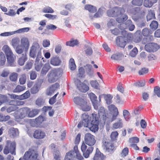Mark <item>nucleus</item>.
<instances>
[{
  "instance_id": "1",
  "label": "nucleus",
  "mask_w": 160,
  "mask_h": 160,
  "mask_svg": "<svg viewBox=\"0 0 160 160\" xmlns=\"http://www.w3.org/2000/svg\"><path fill=\"white\" fill-rule=\"evenodd\" d=\"M39 110L36 109H31L28 107L20 108L13 113L16 119H22L26 117L33 118L38 114Z\"/></svg>"
},
{
  "instance_id": "2",
  "label": "nucleus",
  "mask_w": 160,
  "mask_h": 160,
  "mask_svg": "<svg viewBox=\"0 0 160 160\" xmlns=\"http://www.w3.org/2000/svg\"><path fill=\"white\" fill-rule=\"evenodd\" d=\"M125 12L123 8L115 7L112 9L108 10L107 13L109 17H118L120 16V17L117 18L116 20L119 23H122L128 18V16L126 15H124L122 17Z\"/></svg>"
},
{
  "instance_id": "3",
  "label": "nucleus",
  "mask_w": 160,
  "mask_h": 160,
  "mask_svg": "<svg viewBox=\"0 0 160 160\" xmlns=\"http://www.w3.org/2000/svg\"><path fill=\"white\" fill-rule=\"evenodd\" d=\"M63 73L62 69L54 68L51 70L47 75L48 80L50 83H54L59 80Z\"/></svg>"
},
{
  "instance_id": "4",
  "label": "nucleus",
  "mask_w": 160,
  "mask_h": 160,
  "mask_svg": "<svg viewBox=\"0 0 160 160\" xmlns=\"http://www.w3.org/2000/svg\"><path fill=\"white\" fill-rule=\"evenodd\" d=\"M2 50L6 55L9 65L12 67L15 66L14 62L16 57L13 54L11 49L8 46L4 45L2 48Z\"/></svg>"
},
{
  "instance_id": "5",
  "label": "nucleus",
  "mask_w": 160,
  "mask_h": 160,
  "mask_svg": "<svg viewBox=\"0 0 160 160\" xmlns=\"http://www.w3.org/2000/svg\"><path fill=\"white\" fill-rule=\"evenodd\" d=\"M16 147V144L15 142L7 140L6 145L3 150L4 153L7 154L10 152L12 155H15Z\"/></svg>"
},
{
  "instance_id": "6",
  "label": "nucleus",
  "mask_w": 160,
  "mask_h": 160,
  "mask_svg": "<svg viewBox=\"0 0 160 160\" xmlns=\"http://www.w3.org/2000/svg\"><path fill=\"white\" fill-rule=\"evenodd\" d=\"M38 153L32 148H29L26 151L23 156L24 160H39L37 159Z\"/></svg>"
},
{
  "instance_id": "7",
  "label": "nucleus",
  "mask_w": 160,
  "mask_h": 160,
  "mask_svg": "<svg viewBox=\"0 0 160 160\" xmlns=\"http://www.w3.org/2000/svg\"><path fill=\"white\" fill-rule=\"evenodd\" d=\"M74 102L77 104L79 105L83 111H88L90 110V107L87 105V102L83 99L78 97L74 98Z\"/></svg>"
},
{
  "instance_id": "8",
  "label": "nucleus",
  "mask_w": 160,
  "mask_h": 160,
  "mask_svg": "<svg viewBox=\"0 0 160 160\" xmlns=\"http://www.w3.org/2000/svg\"><path fill=\"white\" fill-rule=\"evenodd\" d=\"M116 141L113 140L104 142H103L104 149H105L106 151L108 152H113L116 149Z\"/></svg>"
},
{
  "instance_id": "9",
  "label": "nucleus",
  "mask_w": 160,
  "mask_h": 160,
  "mask_svg": "<svg viewBox=\"0 0 160 160\" xmlns=\"http://www.w3.org/2000/svg\"><path fill=\"white\" fill-rule=\"evenodd\" d=\"M81 149L84 158H88L89 157L90 154L92 152L93 148L90 146L88 147L83 142L81 147Z\"/></svg>"
},
{
  "instance_id": "10",
  "label": "nucleus",
  "mask_w": 160,
  "mask_h": 160,
  "mask_svg": "<svg viewBox=\"0 0 160 160\" xmlns=\"http://www.w3.org/2000/svg\"><path fill=\"white\" fill-rule=\"evenodd\" d=\"M85 143L91 147L95 144L96 141L95 137L89 133L85 134L84 138Z\"/></svg>"
},
{
  "instance_id": "11",
  "label": "nucleus",
  "mask_w": 160,
  "mask_h": 160,
  "mask_svg": "<svg viewBox=\"0 0 160 160\" xmlns=\"http://www.w3.org/2000/svg\"><path fill=\"white\" fill-rule=\"evenodd\" d=\"M75 83L77 88L82 92H85L89 89V87L84 83L81 82L80 80L76 79Z\"/></svg>"
},
{
  "instance_id": "12",
  "label": "nucleus",
  "mask_w": 160,
  "mask_h": 160,
  "mask_svg": "<svg viewBox=\"0 0 160 160\" xmlns=\"http://www.w3.org/2000/svg\"><path fill=\"white\" fill-rule=\"evenodd\" d=\"M159 48V46L156 43H149L145 45V49L148 52H154Z\"/></svg>"
},
{
  "instance_id": "13",
  "label": "nucleus",
  "mask_w": 160,
  "mask_h": 160,
  "mask_svg": "<svg viewBox=\"0 0 160 160\" xmlns=\"http://www.w3.org/2000/svg\"><path fill=\"white\" fill-rule=\"evenodd\" d=\"M59 84L58 83H56L51 85L47 89L46 94L48 96H51L55 91L59 88Z\"/></svg>"
},
{
  "instance_id": "14",
  "label": "nucleus",
  "mask_w": 160,
  "mask_h": 160,
  "mask_svg": "<svg viewBox=\"0 0 160 160\" xmlns=\"http://www.w3.org/2000/svg\"><path fill=\"white\" fill-rule=\"evenodd\" d=\"M108 108L110 111L113 112L111 120V121H113L116 119L117 116L119 114L118 108L113 104L109 105Z\"/></svg>"
},
{
  "instance_id": "15",
  "label": "nucleus",
  "mask_w": 160,
  "mask_h": 160,
  "mask_svg": "<svg viewBox=\"0 0 160 160\" xmlns=\"http://www.w3.org/2000/svg\"><path fill=\"white\" fill-rule=\"evenodd\" d=\"M46 136L44 131L40 129H36L33 133V137L36 139H40L44 138Z\"/></svg>"
},
{
  "instance_id": "16",
  "label": "nucleus",
  "mask_w": 160,
  "mask_h": 160,
  "mask_svg": "<svg viewBox=\"0 0 160 160\" xmlns=\"http://www.w3.org/2000/svg\"><path fill=\"white\" fill-rule=\"evenodd\" d=\"M39 50V46L38 44H36L32 46L30 51V56L33 58H35L36 57V54Z\"/></svg>"
},
{
  "instance_id": "17",
  "label": "nucleus",
  "mask_w": 160,
  "mask_h": 160,
  "mask_svg": "<svg viewBox=\"0 0 160 160\" xmlns=\"http://www.w3.org/2000/svg\"><path fill=\"white\" fill-rule=\"evenodd\" d=\"M121 34L125 40L126 41V42H130L133 38V34L130 33H128L125 30L122 31L121 32Z\"/></svg>"
},
{
  "instance_id": "18",
  "label": "nucleus",
  "mask_w": 160,
  "mask_h": 160,
  "mask_svg": "<svg viewBox=\"0 0 160 160\" xmlns=\"http://www.w3.org/2000/svg\"><path fill=\"white\" fill-rule=\"evenodd\" d=\"M116 43L118 46L122 48H124L126 44V41L122 36H119L117 37Z\"/></svg>"
},
{
  "instance_id": "19",
  "label": "nucleus",
  "mask_w": 160,
  "mask_h": 160,
  "mask_svg": "<svg viewBox=\"0 0 160 160\" xmlns=\"http://www.w3.org/2000/svg\"><path fill=\"white\" fill-rule=\"evenodd\" d=\"M106 156L100 151L98 148H97L93 157V160H104Z\"/></svg>"
},
{
  "instance_id": "20",
  "label": "nucleus",
  "mask_w": 160,
  "mask_h": 160,
  "mask_svg": "<svg viewBox=\"0 0 160 160\" xmlns=\"http://www.w3.org/2000/svg\"><path fill=\"white\" fill-rule=\"evenodd\" d=\"M142 33L143 36L146 37H150V38L153 39V37L151 35L152 33V32L149 29L145 28L143 29L142 31Z\"/></svg>"
},
{
  "instance_id": "21",
  "label": "nucleus",
  "mask_w": 160,
  "mask_h": 160,
  "mask_svg": "<svg viewBox=\"0 0 160 160\" xmlns=\"http://www.w3.org/2000/svg\"><path fill=\"white\" fill-rule=\"evenodd\" d=\"M99 118H102L103 120L105 121L106 120L107 117L106 114V111L105 109L103 107L100 108L98 111V115Z\"/></svg>"
},
{
  "instance_id": "22",
  "label": "nucleus",
  "mask_w": 160,
  "mask_h": 160,
  "mask_svg": "<svg viewBox=\"0 0 160 160\" xmlns=\"http://www.w3.org/2000/svg\"><path fill=\"white\" fill-rule=\"evenodd\" d=\"M75 158L74 152L71 150L66 153L64 160H73Z\"/></svg>"
},
{
  "instance_id": "23",
  "label": "nucleus",
  "mask_w": 160,
  "mask_h": 160,
  "mask_svg": "<svg viewBox=\"0 0 160 160\" xmlns=\"http://www.w3.org/2000/svg\"><path fill=\"white\" fill-rule=\"evenodd\" d=\"M21 45L25 48V50L27 51L29 46V43L28 39L26 38H23L21 40Z\"/></svg>"
},
{
  "instance_id": "24",
  "label": "nucleus",
  "mask_w": 160,
  "mask_h": 160,
  "mask_svg": "<svg viewBox=\"0 0 160 160\" xmlns=\"http://www.w3.org/2000/svg\"><path fill=\"white\" fill-rule=\"evenodd\" d=\"M85 9L91 13H94L97 11V9L95 7L90 4H87L85 6Z\"/></svg>"
},
{
  "instance_id": "25",
  "label": "nucleus",
  "mask_w": 160,
  "mask_h": 160,
  "mask_svg": "<svg viewBox=\"0 0 160 160\" xmlns=\"http://www.w3.org/2000/svg\"><path fill=\"white\" fill-rule=\"evenodd\" d=\"M98 124L99 123H92V122H91L90 125H89L88 124V127H89L91 131L92 132H95L97 131L98 129Z\"/></svg>"
},
{
  "instance_id": "26",
  "label": "nucleus",
  "mask_w": 160,
  "mask_h": 160,
  "mask_svg": "<svg viewBox=\"0 0 160 160\" xmlns=\"http://www.w3.org/2000/svg\"><path fill=\"white\" fill-rule=\"evenodd\" d=\"M27 60V55L26 53H23L22 56L19 58L18 61V64L20 66L23 65Z\"/></svg>"
},
{
  "instance_id": "27",
  "label": "nucleus",
  "mask_w": 160,
  "mask_h": 160,
  "mask_svg": "<svg viewBox=\"0 0 160 160\" xmlns=\"http://www.w3.org/2000/svg\"><path fill=\"white\" fill-rule=\"evenodd\" d=\"M51 67L49 63H46L42 67L41 73L42 75H45L50 69Z\"/></svg>"
},
{
  "instance_id": "28",
  "label": "nucleus",
  "mask_w": 160,
  "mask_h": 160,
  "mask_svg": "<svg viewBox=\"0 0 160 160\" xmlns=\"http://www.w3.org/2000/svg\"><path fill=\"white\" fill-rule=\"evenodd\" d=\"M123 123L122 120L118 118V121L114 123L113 125V127L115 129L120 128L122 127Z\"/></svg>"
},
{
  "instance_id": "29",
  "label": "nucleus",
  "mask_w": 160,
  "mask_h": 160,
  "mask_svg": "<svg viewBox=\"0 0 160 160\" xmlns=\"http://www.w3.org/2000/svg\"><path fill=\"white\" fill-rule=\"evenodd\" d=\"M40 86L38 85V83L36 84L31 88L30 92L32 94H35L38 93L40 89Z\"/></svg>"
},
{
  "instance_id": "30",
  "label": "nucleus",
  "mask_w": 160,
  "mask_h": 160,
  "mask_svg": "<svg viewBox=\"0 0 160 160\" xmlns=\"http://www.w3.org/2000/svg\"><path fill=\"white\" fill-rule=\"evenodd\" d=\"M36 122L37 124L39 127L44 121H46L45 118L42 116L40 115L35 119Z\"/></svg>"
},
{
  "instance_id": "31",
  "label": "nucleus",
  "mask_w": 160,
  "mask_h": 160,
  "mask_svg": "<svg viewBox=\"0 0 160 160\" xmlns=\"http://www.w3.org/2000/svg\"><path fill=\"white\" fill-rule=\"evenodd\" d=\"M9 133L10 136H12L13 138L16 137L18 135V130L17 128H12L9 130Z\"/></svg>"
},
{
  "instance_id": "32",
  "label": "nucleus",
  "mask_w": 160,
  "mask_h": 160,
  "mask_svg": "<svg viewBox=\"0 0 160 160\" xmlns=\"http://www.w3.org/2000/svg\"><path fill=\"white\" fill-rule=\"evenodd\" d=\"M60 62V60L57 57H54L52 58L50 61L51 64L54 66L59 65Z\"/></svg>"
},
{
  "instance_id": "33",
  "label": "nucleus",
  "mask_w": 160,
  "mask_h": 160,
  "mask_svg": "<svg viewBox=\"0 0 160 160\" xmlns=\"http://www.w3.org/2000/svg\"><path fill=\"white\" fill-rule=\"evenodd\" d=\"M26 89V87L24 86H21L18 85L13 90V92L15 93H19L24 90Z\"/></svg>"
},
{
  "instance_id": "34",
  "label": "nucleus",
  "mask_w": 160,
  "mask_h": 160,
  "mask_svg": "<svg viewBox=\"0 0 160 160\" xmlns=\"http://www.w3.org/2000/svg\"><path fill=\"white\" fill-rule=\"evenodd\" d=\"M9 100L6 95L0 94V106L3 103L9 102Z\"/></svg>"
},
{
  "instance_id": "35",
  "label": "nucleus",
  "mask_w": 160,
  "mask_h": 160,
  "mask_svg": "<svg viewBox=\"0 0 160 160\" xmlns=\"http://www.w3.org/2000/svg\"><path fill=\"white\" fill-rule=\"evenodd\" d=\"M79 44L78 41L77 40H71L66 42V45L71 47H73Z\"/></svg>"
},
{
  "instance_id": "36",
  "label": "nucleus",
  "mask_w": 160,
  "mask_h": 160,
  "mask_svg": "<svg viewBox=\"0 0 160 160\" xmlns=\"http://www.w3.org/2000/svg\"><path fill=\"white\" fill-rule=\"evenodd\" d=\"M82 121L84 122V123H86L84 125L85 126H86L88 124V122L89 120L88 115L85 113H84L82 114Z\"/></svg>"
},
{
  "instance_id": "37",
  "label": "nucleus",
  "mask_w": 160,
  "mask_h": 160,
  "mask_svg": "<svg viewBox=\"0 0 160 160\" xmlns=\"http://www.w3.org/2000/svg\"><path fill=\"white\" fill-rule=\"evenodd\" d=\"M30 94L29 90L26 91L24 93L19 96V99L24 100L28 98L30 96Z\"/></svg>"
},
{
  "instance_id": "38",
  "label": "nucleus",
  "mask_w": 160,
  "mask_h": 160,
  "mask_svg": "<svg viewBox=\"0 0 160 160\" xmlns=\"http://www.w3.org/2000/svg\"><path fill=\"white\" fill-rule=\"evenodd\" d=\"M69 67L72 70H74L76 68V65L75 63L74 59L71 58L69 62Z\"/></svg>"
},
{
  "instance_id": "39",
  "label": "nucleus",
  "mask_w": 160,
  "mask_h": 160,
  "mask_svg": "<svg viewBox=\"0 0 160 160\" xmlns=\"http://www.w3.org/2000/svg\"><path fill=\"white\" fill-rule=\"evenodd\" d=\"M98 115L94 113H93L92 114V120L91 122L92 123H99Z\"/></svg>"
},
{
  "instance_id": "40",
  "label": "nucleus",
  "mask_w": 160,
  "mask_h": 160,
  "mask_svg": "<svg viewBox=\"0 0 160 160\" xmlns=\"http://www.w3.org/2000/svg\"><path fill=\"white\" fill-rule=\"evenodd\" d=\"M135 37L134 42L137 43L140 42L142 38V35L140 33H138V32L136 33Z\"/></svg>"
},
{
  "instance_id": "41",
  "label": "nucleus",
  "mask_w": 160,
  "mask_h": 160,
  "mask_svg": "<svg viewBox=\"0 0 160 160\" xmlns=\"http://www.w3.org/2000/svg\"><path fill=\"white\" fill-rule=\"evenodd\" d=\"M43 64L39 61H35V68L37 71H39L42 67Z\"/></svg>"
},
{
  "instance_id": "42",
  "label": "nucleus",
  "mask_w": 160,
  "mask_h": 160,
  "mask_svg": "<svg viewBox=\"0 0 160 160\" xmlns=\"http://www.w3.org/2000/svg\"><path fill=\"white\" fill-rule=\"evenodd\" d=\"M150 28L153 31L156 30L158 27V23L156 21H153L150 25Z\"/></svg>"
},
{
  "instance_id": "43",
  "label": "nucleus",
  "mask_w": 160,
  "mask_h": 160,
  "mask_svg": "<svg viewBox=\"0 0 160 160\" xmlns=\"http://www.w3.org/2000/svg\"><path fill=\"white\" fill-rule=\"evenodd\" d=\"M18 74L16 72L12 73L10 75V80L12 82L16 81L18 79Z\"/></svg>"
},
{
  "instance_id": "44",
  "label": "nucleus",
  "mask_w": 160,
  "mask_h": 160,
  "mask_svg": "<svg viewBox=\"0 0 160 160\" xmlns=\"http://www.w3.org/2000/svg\"><path fill=\"white\" fill-rule=\"evenodd\" d=\"M122 54L119 53L113 54L111 57L112 59L114 60H119L121 59Z\"/></svg>"
},
{
  "instance_id": "45",
  "label": "nucleus",
  "mask_w": 160,
  "mask_h": 160,
  "mask_svg": "<svg viewBox=\"0 0 160 160\" xmlns=\"http://www.w3.org/2000/svg\"><path fill=\"white\" fill-rule=\"evenodd\" d=\"M112 97L110 94H107L105 96L104 99L108 104H110L112 102Z\"/></svg>"
},
{
  "instance_id": "46",
  "label": "nucleus",
  "mask_w": 160,
  "mask_h": 160,
  "mask_svg": "<svg viewBox=\"0 0 160 160\" xmlns=\"http://www.w3.org/2000/svg\"><path fill=\"white\" fill-rule=\"evenodd\" d=\"M85 71L82 67H81L78 69V77L80 78H83L85 77Z\"/></svg>"
},
{
  "instance_id": "47",
  "label": "nucleus",
  "mask_w": 160,
  "mask_h": 160,
  "mask_svg": "<svg viewBox=\"0 0 160 160\" xmlns=\"http://www.w3.org/2000/svg\"><path fill=\"white\" fill-rule=\"evenodd\" d=\"M33 61H28L26 65H25L24 67V70H30L31 69L32 66L33 65V63H32Z\"/></svg>"
},
{
  "instance_id": "48",
  "label": "nucleus",
  "mask_w": 160,
  "mask_h": 160,
  "mask_svg": "<svg viewBox=\"0 0 160 160\" xmlns=\"http://www.w3.org/2000/svg\"><path fill=\"white\" fill-rule=\"evenodd\" d=\"M143 0H132V3L134 6H140L142 5Z\"/></svg>"
},
{
  "instance_id": "49",
  "label": "nucleus",
  "mask_w": 160,
  "mask_h": 160,
  "mask_svg": "<svg viewBox=\"0 0 160 160\" xmlns=\"http://www.w3.org/2000/svg\"><path fill=\"white\" fill-rule=\"evenodd\" d=\"M148 69L146 68H143L140 70L138 72V74L142 75L147 73L148 72Z\"/></svg>"
},
{
  "instance_id": "50",
  "label": "nucleus",
  "mask_w": 160,
  "mask_h": 160,
  "mask_svg": "<svg viewBox=\"0 0 160 160\" xmlns=\"http://www.w3.org/2000/svg\"><path fill=\"white\" fill-rule=\"evenodd\" d=\"M123 115L126 121H128L130 117V113L127 110H124L123 112Z\"/></svg>"
},
{
  "instance_id": "51",
  "label": "nucleus",
  "mask_w": 160,
  "mask_h": 160,
  "mask_svg": "<svg viewBox=\"0 0 160 160\" xmlns=\"http://www.w3.org/2000/svg\"><path fill=\"white\" fill-rule=\"evenodd\" d=\"M42 12L44 13H52L54 12V10L51 7L48 6L43 8Z\"/></svg>"
},
{
  "instance_id": "52",
  "label": "nucleus",
  "mask_w": 160,
  "mask_h": 160,
  "mask_svg": "<svg viewBox=\"0 0 160 160\" xmlns=\"http://www.w3.org/2000/svg\"><path fill=\"white\" fill-rule=\"evenodd\" d=\"M6 61V59L5 55L2 52H1V61L0 62V66H4L5 64Z\"/></svg>"
},
{
  "instance_id": "53",
  "label": "nucleus",
  "mask_w": 160,
  "mask_h": 160,
  "mask_svg": "<svg viewBox=\"0 0 160 160\" xmlns=\"http://www.w3.org/2000/svg\"><path fill=\"white\" fill-rule=\"evenodd\" d=\"M26 77L25 74H23L21 75L19 79L20 83L21 84H24L26 82Z\"/></svg>"
},
{
  "instance_id": "54",
  "label": "nucleus",
  "mask_w": 160,
  "mask_h": 160,
  "mask_svg": "<svg viewBox=\"0 0 160 160\" xmlns=\"http://www.w3.org/2000/svg\"><path fill=\"white\" fill-rule=\"evenodd\" d=\"M153 3L154 2H152V0H144V5L146 7H151Z\"/></svg>"
},
{
  "instance_id": "55",
  "label": "nucleus",
  "mask_w": 160,
  "mask_h": 160,
  "mask_svg": "<svg viewBox=\"0 0 160 160\" xmlns=\"http://www.w3.org/2000/svg\"><path fill=\"white\" fill-rule=\"evenodd\" d=\"M44 102V101L42 97L38 98L36 101V104L39 106L42 105Z\"/></svg>"
},
{
  "instance_id": "56",
  "label": "nucleus",
  "mask_w": 160,
  "mask_h": 160,
  "mask_svg": "<svg viewBox=\"0 0 160 160\" xmlns=\"http://www.w3.org/2000/svg\"><path fill=\"white\" fill-rule=\"evenodd\" d=\"M118 135V133L117 131L112 132L110 136L111 139V140L116 141V138H117Z\"/></svg>"
},
{
  "instance_id": "57",
  "label": "nucleus",
  "mask_w": 160,
  "mask_h": 160,
  "mask_svg": "<svg viewBox=\"0 0 160 160\" xmlns=\"http://www.w3.org/2000/svg\"><path fill=\"white\" fill-rule=\"evenodd\" d=\"M89 95L92 102L98 101L97 97L93 93H90Z\"/></svg>"
},
{
  "instance_id": "58",
  "label": "nucleus",
  "mask_w": 160,
  "mask_h": 160,
  "mask_svg": "<svg viewBox=\"0 0 160 160\" xmlns=\"http://www.w3.org/2000/svg\"><path fill=\"white\" fill-rule=\"evenodd\" d=\"M128 148L127 147L124 148L121 153V156L123 157L126 156L128 154Z\"/></svg>"
},
{
  "instance_id": "59",
  "label": "nucleus",
  "mask_w": 160,
  "mask_h": 160,
  "mask_svg": "<svg viewBox=\"0 0 160 160\" xmlns=\"http://www.w3.org/2000/svg\"><path fill=\"white\" fill-rule=\"evenodd\" d=\"M138 50L136 47H134L130 52L129 55L132 57H135L138 53Z\"/></svg>"
},
{
  "instance_id": "60",
  "label": "nucleus",
  "mask_w": 160,
  "mask_h": 160,
  "mask_svg": "<svg viewBox=\"0 0 160 160\" xmlns=\"http://www.w3.org/2000/svg\"><path fill=\"white\" fill-rule=\"evenodd\" d=\"M129 142L131 144L137 143L139 142V139L137 137H133L129 139Z\"/></svg>"
},
{
  "instance_id": "61",
  "label": "nucleus",
  "mask_w": 160,
  "mask_h": 160,
  "mask_svg": "<svg viewBox=\"0 0 160 160\" xmlns=\"http://www.w3.org/2000/svg\"><path fill=\"white\" fill-rule=\"evenodd\" d=\"M18 109V107L16 105L11 106L8 108L6 109L8 113H10L12 112L17 110Z\"/></svg>"
},
{
  "instance_id": "62",
  "label": "nucleus",
  "mask_w": 160,
  "mask_h": 160,
  "mask_svg": "<svg viewBox=\"0 0 160 160\" xmlns=\"http://www.w3.org/2000/svg\"><path fill=\"white\" fill-rule=\"evenodd\" d=\"M155 18V14L152 12H149L147 16V20L149 21L152 19Z\"/></svg>"
},
{
  "instance_id": "63",
  "label": "nucleus",
  "mask_w": 160,
  "mask_h": 160,
  "mask_svg": "<svg viewBox=\"0 0 160 160\" xmlns=\"http://www.w3.org/2000/svg\"><path fill=\"white\" fill-rule=\"evenodd\" d=\"M90 83L92 87L95 89H97L99 88V84L97 81H92Z\"/></svg>"
},
{
  "instance_id": "64",
  "label": "nucleus",
  "mask_w": 160,
  "mask_h": 160,
  "mask_svg": "<svg viewBox=\"0 0 160 160\" xmlns=\"http://www.w3.org/2000/svg\"><path fill=\"white\" fill-rule=\"evenodd\" d=\"M154 92L155 94L158 97H160V88L158 86L154 87Z\"/></svg>"
}]
</instances>
